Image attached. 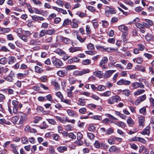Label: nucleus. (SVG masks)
Listing matches in <instances>:
<instances>
[{"instance_id":"nucleus-1","label":"nucleus","mask_w":154,"mask_h":154,"mask_svg":"<svg viewBox=\"0 0 154 154\" xmlns=\"http://www.w3.org/2000/svg\"><path fill=\"white\" fill-rule=\"evenodd\" d=\"M104 10L105 15L108 17L111 16L112 14H115L116 12L115 8L108 6L105 7Z\"/></svg>"},{"instance_id":"nucleus-2","label":"nucleus","mask_w":154,"mask_h":154,"mask_svg":"<svg viewBox=\"0 0 154 154\" xmlns=\"http://www.w3.org/2000/svg\"><path fill=\"white\" fill-rule=\"evenodd\" d=\"M120 97L118 95L112 96L109 98L107 100V103L109 104H113L115 103H118L121 101Z\"/></svg>"},{"instance_id":"nucleus-3","label":"nucleus","mask_w":154,"mask_h":154,"mask_svg":"<svg viewBox=\"0 0 154 154\" xmlns=\"http://www.w3.org/2000/svg\"><path fill=\"white\" fill-rule=\"evenodd\" d=\"M52 62L54 66L57 68H59L63 66V64L62 62L59 59L55 57H53L51 58Z\"/></svg>"},{"instance_id":"nucleus-4","label":"nucleus","mask_w":154,"mask_h":154,"mask_svg":"<svg viewBox=\"0 0 154 154\" xmlns=\"http://www.w3.org/2000/svg\"><path fill=\"white\" fill-rule=\"evenodd\" d=\"M94 147L96 148L102 149H106L108 148V146L103 142H100L98 140H95L94 144Z\"/></svg>"},{"instance_id":"nucleus-5","label":"nucleus","mask_w":154,"mask_h":154,"mask_svg":"<svg viewBox=\"0 0 154 154\" xmlns=\"http://www.w3.org/2000/svg\"><path fill=\"white\" fill-rule=\"evenodd\" d=\"M56 95L60 99L61 102L65 103L68 105H70L71 104V100L64 98L63 94L60 92L59 91L56 93Z\"/></svg>"},{"instance_id":"nucleus-6","label":"nucleus","mask_w":154,"mask_h":154,"mask_svg":"<svg viewBox=\"0 0 154 154\" xmlns=\"http://www.w3.org/2000/svg\"><path fill=\"white\" fill-rule=\"evenodd\" d=\"M20 114L19 113V121L18 124H23L24 122L27 120V115L22 112H20Z\"/></svg>"},{"instance_id":"nucleus-7","label":"nucleus","mask_w":154,"mask_h":154,"mask_svg":"<svg viewBox=\"0 0 154 154\" xmlns=\"http://www.w3.org/2000/svg\"><path fill=\"white\" fill-rule=\"evenodd\" d=\"M131 87H132V89H136L137 88H144V85L142 82H135L132 83Z\"/></svg>"},{"instance_id":"nucleus-8","label":"nucleus","mask_w":154,"mask_h":154,"mask_svg":"<svg viewBox=\"0 0 154 154\" xmlns=\"http://www.w3.org/2000/svg\"><path fill=\"white\" fill-rule=\"evenodd\" d=\"M15 77V73L13 71H11L10 73L8 76H7L5 79L7 81L12 82L14 80V77Z\"/></svg>"},{"instance_id":"nucleus-9","label":"nucleus","mask_w":154,"mask_h":154,"mask_svg":"<svg viewBox=\"0 0 154 154\" xmlns=\"http://www.w3.org/2000/svg\"><path fill=\"white\" fill-rule=\"evenodd\" d=\"M146 97L145 94L140 96L135 102L136 105H139L142 102L144 101L146 99Z\"/></svg>"},{"instance_id":"nucleus-10","label":"nucleus","mask_w":154,"mask_h":154,"mask_svg":"<svg viewBox=\"0 0 154 154\" xmlns=\"http://www.w3.org/2000/svg\"><path fill=\"white\" fill-rule=\"evenodd\" d=\"M138 123L139 126L143 128L144 125V122L145 121L144 117L142 115H139L138 116Z\"/></svg>"},{"instance_id":"nucleus-11","label":"nucleus","mask_w":154,"mask_h":154,"mask_svg":"<svg viewBox=\"0 0 154 154\" xmlns=\"http://www.w3.org/2000/svg\"><path fill=\"white\" fill-rule=\"evenodd\" d=\"M131 83V82L129 81L126 80L122 79L118 81L117 82V84L119 85H129Z\"/></svg>"},{"instance_id":"nucleus-12","label":"nucleus","mask_w":154,"mask_h":154,"mask_svg":"<svg viewBox=\"0 0 154 154\" xmlns=\"http://www.w3.org/2000/svg\"><path fill=\"white\" fill-rule=\"evenodd\" d=\"M115 71L116 70H109L106 71L103 75L104 78H107L110 77Z\"/></svg>"},{"instance_id":"nucleus-13","label":"nucleus","mask_w":154,"mask_h":154,"mask_svg":"<svg viewBox=\"0 0 154 154\" xmlns=\"http://www.w3.org/2000/svg\"><path fill=\"white\" fill-rule=\"evenodd\" d=\"M57 74L59 76L62 77L66 75L68 72L66 69L60 70L57 72Z\"/></svg>"},{"instance_id":"nucleus-14","label":"nucleus","mask_w":154,"mask_h":154,"mask_svg":"<svg viewBox=\"0 0 154 154\" xmlns=\"http://www.w3.org/2000/svg\"><path fill=\"white\" fill-rule=\"evenodd\" d=\"M150 126H147L141 132V134L143 135H149L150 132Z\"/></svg>"},{"instance_id":"nucleus-15","label":"nucleus","mask_w":154,"mask_h":154,"mask_svg":"<svg viewBox=\"0 0 154 154\" xmlns=\"http://www.w3.org/2000/svg\"><path fill=\"white\" fill-rule=\"evenodd\" d=\"M66 111L68 114L70 116L74 117H77L78 116V115L71 109H67Z\"/></svg>"},{"instance_id":"nucleus-16","label":"nucleus","mask_w":154,"mask_h":154,"mask_svg":"<svg viewBox=\"0 0 154 154\" xmlns=\"http://www.w3.org/2000/svg\"><path fill=\"white\" fill-rule=\"evenodd\" d=\"M79 23V21L75 19H73L72 21L70 23L71 26L74 28H77L78 27Z\"/></svg>"},{"instance_id":"nucleus-17","label":"nucleus","mask_w":154,"mask_h":154,"mask_svg":"<svg viewBox=\"0 0 154 154\" xmlns=\"http://www.w3.org/2000/svg\"><path fill=\"white\" fill-rule=\"evenodd\" d=\"M32 18L33 21H38V22H39L40 21H43L44 20V18L43 17L36 15L32 16Z\"/></svg>"},{"instance_id":"nucleus-18","label":"nucleus","mask_w":154,"mask_h":154,"mask_svg":"<svg viewBox=\"0 0 154 154\" xmlns=\"http://www.w3.org/2000/svg\"><path fill=\"white\" fill-rule=\"evenodd\" d=\"M67 149V146H60L57 147V150L59 152L63 153L65 151H66Z\"/></svg>"},{"instance_id":"nucleus-19","label":"nucleus","mask_w":154,"mask_h":154,"mask_svg":"<svg viewBox=\"0 0 154 154\" xmlns=\"http://www.w3.org/2000/svg\"><path fill=\"white\" fill-rule=\"evenodd\" d=\"M108 61V59L106 57H103L102 60L99 63V66L100 67L104 66V64L107 63Z\"/></svg>"},{"instance_id":"nucleus-20","label":"nucleus","mask_w":154,"mask_h":154,"mask_svg":"<svg viewBox=\"0 0 154 154\" xmlns=\"http://www.w3.org/2000/svg\"><path fill=\"white\" fill-rule=\"evenodd\" d=\"M52 8L53 9L56 10L58 12L63 14H67V12L66 10H64L63 9L59 8L56 7L54 6L52 7Z\"/></svg>"},{"instance_id":"nucleus-21","label":"nucleus","mask_w":154,"mask_h":154,"mask_svg":"<svg viewBox=\"0 0 154 154\" xmlns=\"http://www.w3.org/2000/svg\"><path fill=\"white\" fill-rule=\"evenodd\" d=\"M11 147L12 150L13 152L16 154H19L17 150L18 149V146L16 144H11Z\"/></svg>"},{"instance_id":"nucleus-22","label":"nucleus","mask_w":154,"mask_h":154,"mask_svg":"<svg viewBox=\"0 0 154 154\" xmlns=\"http://www.w3.org/2000/svg\"><path fill=\"white\" fill-rule=\"evenodd\" d=\"M145 92V90L144 89H138L134 92L133 94L135 96H138L144 93Z\"/></svg>"},{"instance_id":"nucleus-23","label":"nucleus","mask_w":154,"mask_h":154,"mask_svg":"<svg viewBox=\"0 0 154 154\" xmlns=\"http://www.w3.org/2000/svg\"><path fill=\"white\" fill-rule=\"evenodd\" d=\"M111 91H108L101 93L100 95L102 97H109L111 95Z\"/></svg>"},{"instance_id":"nucleus-24","label":"nucleus","mask_w":154,"mask_h":154,"mask_svg":"<svg viewBox=\"0 0 154 154\" xmlns=\"http://www.w3.org/2000/svg\"><path fill=\"white\" fill-rule=\"evenodd\" d=\"M93 74L94 75L99 78H102L103 76V72L99 70L96 71L94 72Z\"/></svg>"},{"instance_id":"nucleus-25","label":"nucleus","mask_w":154,"mask_h":154,"mask_svg":"<svg viewBox=\"0 0 154 154\" xmlns=\"http://www.w3.org/2000/svg\"><path fill=\"white\" fill-rule=\"evenodd\" d=\"M82 48L81 47H70L69 49V52L73 53L77 51H82Z\"/></svg>"},{"instance_id":"nucleus-26","label":"nucleus","mask_w":154,"mask_h":154,"mask_svg":"<svg viewBox=\"0 0 154 154\" xmlns=\"http://www.w3.org/2000/svg\"><path fill=\"white\" fill-rule=\"evenodd\" d=\"M119 29L120 31L124 33H125L128 30V27L124 25L119 26Z\"/></svg>"},{"instance_id":"nucleus-27","label":"nucleus","mask_w":154,"mask_h":154,"mask_svg":"<svg viewBox=\"0 0 154 154\" xmlns=\"http://www.w3.org/2000/svg\"><path fill=\"white\" fill-rule=\"evenodd\" d=\"M85 99L83 98H79L77 101V103L78 105L81 106H84L85 105Z\"/></svg>"},{"instance_id":"nucleus-28","label":"nucleus","mask_w":154,"mask_h":154,"mask_svg":"<svg viewBox=\"0 0 154 154\" xmlns=\"http://www.w3.org/2000/svg\"><path fill=\"white\" fill-rule=\"evenodd\" d=\"M143 24L145 27H148L153 24V22L150 20H146V22L143 23Z\"/></svg>"},{"instance_id":"nucleus-29","label":"nucleus","mask_w":154,"mask_h":154,"mask_svg":"<svg viewBox=\"0 0 154 154\" xmlns=\"http://www.w3.org/2000/svg\"><path fill=\"white\" fill-rule=\"evenodd\" d=\"M54 52L60 56H63L65 54V52L60 48L56 49L55 50Z\"/></svg>"},{"instance_id":"nucleus-30","label":"nucleus","mask_w":154,"mask_h":154,"mask_svg":"<svg viewBox=\"0 0 154 154\" xmlns=\"http://www.w3.org/2000/svg\"><path fill=\"white\" fill-rule=\"evenodd\" d=\"M71 20L68 18L65 19L63 21V23L62 25V26H65L69 25L70 24Z\"/></svg>"},{"instance_id":"nucleus-31","label":"nucleus","mask_w":154,"mask_h":154,"mask_svg":"<svg viewBox=\"0 0 154 154\" xmlns=\"http://www.w3.org/2000/svg\"><path fill=\"white\" fill-rule=\"evenodd\" d=\"M143 59L140 57H138L137 58H134L133 59V61L135 63V62L138 64H141L143 62Z\"/></svg>"},{"instance_id":"nucleus-32","label":"nucleus","mask_w":154,"mask_h":154,"mask_svg":"<svg viewBox=\"0 0 154 154\" xmlns=\"http://www.w3.org/2000/svg\"><path fill=\"white\" fill-rule=\"evenodd\" d=\"M127 122L129 126H133L134 125V122L132 118L129 117L127 120Z\"/></svg>"},{"instance_id":"nucleus-33","label":"nucleus","mask_w":154,"mask_h":154,"mask_svg":"<svg viewBox=\"0 0 154 154\" xmlns=\"http://www.w3.org/2000/svg\"><path fill=\"white\" fill-rule=\"evenodd\" d=\"M91 23L92 24L93 28L95 29L98 28L99 25L98 24L97 21L96 20H93L91 21Z\"/></svg>"},{"instance_id":"nucleus-34","label":"nucleus","mask_w":154,"mask_h":154,"mask_svg":"<svg viewBox=\"0 0 154 154\" xmlns=\"http://www.w3.org/2000/svg\"><path fill=\"white\" fill-rule=\"evenodd\" d=\"M69 83L70 85H72L75 84L77 80H76L73 77H70L68 79Z\"/></svg>"},{"instance_id":"nucleus-35","label":"nucleus","mask_w":154,"mask_h":154,"mask_svg":"<svg viewBox=\"0 0 154 154\" xmlns=\"http://www.w3.org/2000/svg\"><path fill=\"white\" fill-rule=\"evenodd\" d=\"M62 41L63 42L66 44H69L71 42V41L69 38L62 37Z\"/></svg>"},{"instance_id":"nucleus-36","label":"nucleus","mask_w":154,"mask_h":154,"mask_svg":"<svg viewBox=\"0 0 154 154\" xmlns=\"http://www.w3.org/2000/svg\"><path fill=\"white\" fill-rule=\"evenodd\" d=\"M139 112L142 114L144 116H145L146 114V107H143L139 110Z\"/></svg>"},{"instance_id":"nucleus-37","label":"nucleus","mask_w":154,"mask_h":154,"mask_svg":"<svg viewBox=\"0 0 154 154\" xmlns=\"http://www.w3.org/2000/svg\"><path fill=\"white\" fill-rule=\"evenodd\" d=\"M106 89L105 86L102 85H99L97 87V90L99 91H104Z\"/></svg>"},{"instance_id":"nucleus-38","label":"nucleus","mask_w":154,"mask_h":154,"mask_svg":"<svg viewBox=\"0 0 154 154\" xmlns=\"http://www.w3.org/2000/svg\"><path fill=\"white\" fill-rule=\"evenodd\" d=\"M11 99H9L8 102V110L9 112L11 115L12 114V111L11 108Z\"/></svg>"},{"instance_id":"nucleus-39","label":"nucleus","mask_w":154,"mask_h":154,"mask_svg":"<svg viewBox=\"0 0 154 154\" xmlns=\"http://www.w3.org/2000/svg\"><path fill=\"white\" fill-rule=\"evenodd\" d=\"M19 37L25 42H27L28 41V37L25 35H19Z\"/></svg>"},{"instance_id":"nucleus-40","label":"nucleus","mask_w":154,"mask_h":154,"mask_svg":"<svg viewBox=\"0 0 154 154\" xmlns=\"http://www.w3.org/2000/svg\"><path fill=\"white\" fill-rule=\"evenodd\" d=\"M77 39L81 43H83L85 42L86 39V37L82 38L79 35H77Z\"/></svg>"},{"instance_id":"nucleus-41","label":"nucleus","mask_w":154,"mask_h":154,"mask_svg":"<svg viewBox=\"0 0 154 154\" xmlns=\"http://www.w3.org/2000/svg\"><path fill=\"white\" fill-rule=\"evenodd\" d=\"M51 83L55 87V88L57 89V90H58L60 88V85L55 80L52 81L51 82Z\"/></svg>"},{"instance_id":"nucleus-42","label":"nucleus","mask_w":154,"mask_h":154,"mask_svg":"<svg viewBox=\"0 0 154 154\" xmlns=\"http://www.w3.org/2000/svg\"><path fill=\"white\" fill-rule=\"evenodd\" d=\"M66 70L68 71L75 69L76 66H75L73 65H68L66 67Z\"/></svg>"},{"instance_id":"nucleus-43","label":"nucleus","mask_w":154,"mask_h":154,"mask_svg":"<svg viewBox=\"0 0 154 154\" xmlns=\"http://www.w3.org/2000/svg\"><path fill=\"white\" fill-rule=\"evenodd\" d=\"M19 117L17 116H14L12 117L11 119V122L14 124H16L17 122Z\"/></svg>"},{"instance_id":"nucleus-44","label":"nucleus","mask_w":154,"mask_h":154,"mask_svg":"<svg viewBox=\"0 0 154 154\" xmlns=\"http://www.w3.org/2000/svg\"><path fill=\"white\" fill-rule=\"evenodd\" d=\"M24 31V30H23L21 28H17L15 30V32L17 33L18 37L19 35H22L21 33H23Z\"/></svg>"},{"instance_id":"nucleus-45","label":"nucleus","mask_w":154,"mask_h":154,"mask_svg":"<svg viewBox=\"0 0 154 154\" xmlns=\"http://www.w3.org/2000/svg\"><path fill=\"white\" fill-rule=\"evenodd\" d=\"M35 71L38 73H41L43 72V70L42 68L37 66H35Z\"/></svg>"},{"instance_id":"nucleus-46","label":"nucleus","mask_w":154,"mask_h":154,"mask_svg":"<svg viewBox=\"0 0 154 154\" xmlns=\"http://www.w3.org/2000/svg\"><path fill=\"white\" fill-rule=\"evenodd\" d=\"M7 58L4 57L0 59V64L5 65L7 63Z\"/></svg>"},{"instance_id":"nucleus-47","label":"nucleus","mask_w":154,"mask_h":154,"mask_svg":"<svg viewBox=\"0 0 154 154\" xmlns=\"http://www.w3.org/2000/svg\"><path fill=\"white\" fill-rule=\"evenodd\" d=\"M123 94L127 96H128L131 94L130 91L128 89H125L122 91Z\"/></svg>"},{"instance_id":"nucleus-48","label":"nucleus","mask_w":154,"mask_h":154,"mask_svg":"<svg viewBox=\"0 0 154 154\" xmlns=\"http://www.w3.org/2000/svg\"><path fill=\"white\" fill-rule=\"evenodd\" d=\"M55 32V30L54 29L46 30L47 34L50 35H53Z\"/></svg>"},{"instance_id":"nucleus-49","label":"nucleus","mask_w":154,"mask_h":154,"mask_svg":"<svg viewBox=\"0 0 154 154\" xmlns=\"http://www.w3.org/2000/svg\"><path fill=\"white\" fill-rule=\"evenodd\" d=\"M86 32L87 34H90L91 32V29L90 26L89 25H87L86 26Z\"/></svg>"},{"instance_id":"nucleus-50","label":"nucleus","mask_w":154,"mask_h":154,"mask_svg":"<svg viewBox=\"0 0 154 154\" xmlns=\"http://www.w3.org/2000/svg\"><path fill=\"white\" fill-rule=\"evenodd\" d=\"M34 12L36 14H42L44 13L43 11L42 10H39L36 8H34Z\"/></svg>"},{"instance_id":"nucleus-51","label":"nucleus","mask_w":154,"mask_h":154,"mask_svg":"<svg viewBox=\"0 0 154 154\" xmlns=\"http://www.w3.org/2000/svg\"><path fill=\"white\" fill-rule=\"evenodd\" d=\"M16 59L14 57H11L8 63L9 64H12L16 61Z\"/></svg>"},{"instance_id":"nucleus-52","label":"nucleus","mask_w":154,"mask_h":154,"mask_svg":"<svg viewBox=\"0 0 154 154\" xmlns=\"http://www.w3.org/2000/svg\"><path fill=\"white\" fill-rule=\"evenodd\" d=\"M90 72V70L88 69H84L81 70L82 75Z\"/></svg>"},{"instance_id":"nucleus-53","label":"nucleus","mask_w":154,"mask_h":154,"mask_svg":"<svg viewBox=\"0 0 154 154\" xmlns=\"http://www.w3.org/2000/svg\"><path fill=\"white\" fill-rule=\"evenodd\" d=\"M145 39L147 41L153 38V36L150 34H148L145 36Z\"/></svg>"},{"instance_id":"nucleus-54","label":"nucleus","mask_w":154,"mask_h":154,"mask_svg":"<svg viewBox=\"0 0 154 154\" xmlns=\"http://www.w3.org/2000/svg\"><path fill=\"white\" fill-rule=\"evenodd\" d=\"M73 74L76 76H82V72L81 70H76L73 72Z\"/></svg>"},{"instance_id":"nucleus-55","label":"nucleus","mask_w":154,"mask_h":154,"mask_svg":"<svg viewBox=\"0 0 154 154\" xmlns=\"http://www.w3.org/2000/svg\"><path fill=\"white\" fill-rule=\"evenodd\" d=\"M91 61L90 59H86L83 61L82 63L84 65H87L91 63Z\"/></svg>"},{"instance_id":"nucleus-56","label":"nucleus","mask_w":154,"mask_h":154,"mask_svg":"<svg viewBox=\"0 0 154 154\" xmlns=\"http://www.w3.org/2000/svg\"><path fill=\"white\" fill-rule=\"evenodd\" d=\"M86 110V108L85 107H82L79 109V112L80 113L85 114Z\"/></svg>"},{"instance_id":"nucleus-57","label":"nucleus","mask_w":154,"mask_h":154,"mask_svg":"<svg viewBox=\"0 0 154 154\" xmlns=\"http://www.w3.org/2000/svg\"><path fill=\"white\" fill-rule=\"evenodd\" d=\"M91 118L93 119L97 120L99 121L101 120L102 119L101 116H100L94 115Z\"/></svg>"},{"instance_id":"nucleus-58","label":"nucleus","mask_w":154,"mask_h":154,"mask_svg":"<svg viewBox=\"0 0 154 154\" xmlns=\"http://www.w3.org/2000/svg\"><path fill=\"white\" fill-rule=\"evenodd\" d=\"M21 142L23 144H26L28 142L27 138L26 137H23L22 138Z\"/></svg>"},{"instance_id":"nucleus-59","label":"nucleus","mask_w":154,"mask_h":154,"mask_svg":"<svg viewBox=\"0 0 154 154\" xmlns=\"http://www.w3.org/2000/svg\"><path fill=\"white\" fill-rule=\"evenodd\" d=\"M87 48L89 50H93L94 49V45L91 43L89 44L87 46Z\"/></svg>"},{"instance_id":"nucleus-60","label":"nucleus","mask_w":154,"mask_h":154,"mask_svg":"<svg viewBox=\"0 0 154 154\" xmlns=\"http://www.w3.org/2000/svg\"><path fill=\"white\" fill-rule=\"evenodd\" d=\"M77 140H80L83 138L82 134L80 132H78L77 134Z\"/></svg>"},{"instance_id":"nucleus-61","label":"nucleus","mask_w":154,"mask_h":154,"mask_svg":"<svg viewBox=\"0 0 154 154\" xmlns=\"http://www.w3.org/2000/svg\"><path fill=\"white\" fill-rule=\"evenodd\" d=\"M115 124L119 127H123L125 126V124L122 122H116Z\"/></svg>"},{"instance_id":"nucleus-62","label":"nucleus","mask_w":154,"mask_h":154,"mask_svg":"<svg viewBox=\"0 0 154 154\" xmlns=\"http://www.w3.org/2000/svg\"><path fill=\"white\" fill-rule=\"evenodd\" d=\"M113 130L112 128H108L106 131V133L108 135H110L113 133Z\"/></svg>"},{"instance_id":"nucleus-63","label":"nucleus","mask_w":154,"mask_h":154,"mask_svg":"<svg viewBox=\"0 0 154 154\" xmlns=\"http://www.w3.org/2000/svg\"><path fill=\"white\" fill-rule=\"evenodd\" d=\"M116 149V147L115 146H113L109 149V151L110 152H114Z\"/></svg>"},{"instance_id":"nucleus-64","label":"nucleus","mask_w":154,"mask_h":154,"mask_svg":"<svg viewBox=\"0 0 154 154\" xmlns=\"http://www.w3.org/2000/svg\"><path fill=\"white\" fill-rule=\"evenodd\" d=\"M40 80L42 82H46L47 81V77L45 75H43L40 79Z\"/></svg>"}]
</instances>
